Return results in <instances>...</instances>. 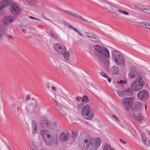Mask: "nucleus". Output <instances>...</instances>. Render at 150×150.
Here are the masks:
<instances>
[{
  "mask_svg": "<svg viewBox=\"0 0 150 150\" xmlns=\"http://www.w3.org/2000/svg\"><path fill=\"white\" fill-rule=\"evenodd\" d=\"M9 9L11 14L14 16L19 15L21 12L20 7L16 2L11 3Z\"/></svg>",
  "mask_w": 150,
  "mask_h": 150,
  "instance_id": "1a4fd4ad",
  "label": "nucleus"
},
{
  "mask_svg": "<svg viewBox=\"0 0 150 150\" xmlns=\"http://www.w3.org/2000/svg\"><path fill=\"white\" fill-rule=\"evenodd\" d=\"M130 69L131 71L129 74V75L131 79L137 78V79H138L139 78H142L139 73L134 70L135 69V67L131 66L130 67Z\"/></svg>",
  "mask_w": 150,
  "mask_h": 150,
  "instance_id": "9b49d317",
  "label": "nucleus"
},
{
  "mask_svg": "<svg viewBox=\"0 0 150 150\" xmlns=\"http://www.w3.org/2000/svg\"><path fill=\"white\" fill-rule=\"evenodd\" d=\"M103 150H115L114 149L111 148V146L109 144H105L103 147Z\"/></svg>",
  "mask_w": 150,
  "mask_h": 150,
  "instance_id": "393cba45",
  "label": "nucleus"
},
{
  "mask_svg": "<svg viewBox=\"0 0 150 150\" xmlns=\"http://www.w3.org/2000/svg\"><path fill=\"white\" fill-rule=\"evenodd\" d=\"M86 34L90 40L95 42H98L99 41L98 38L93 34L86 33Z\"/></svg>",
  "mask_w": 150,
  "mask_h": 150,
  "instance_id": "a211bd4d",
  "label": "nucleus"
},
{
  "mask_svg": "<svg viewBox=\"0 0 150 150\" xmlns=\"http://www.w3.org/2000/svg\"><path fill=\"white\" fill-rule=\"evenodd\" d=\"M123 82L124 81L122 80H120V81H118V83H123Z\"/></svg>",
  "mask_w": 150,
  "mask_h": 150,
  "instance_id": "de8ad7c7",
  "label": "nucleus"
},
{
  "mask_svg": "<svg viewBox=\"0 0 150 150\" xmlns=\"http://www.w3.org/2000/svg\"><path fill=\"white\" fill-rule=\"evenodd\" d=\"M134 100V98L131 97L122 99V102L124 107L128 112H129V111L131 109L130 114L132 116L138 120H143L144 117L142 115L141 104L140 103L138 102H136L132 108Z\"/></svg>",
  "mask_w": 150,
  "mask_h": 150,
  "instance_id": "f257e3e1",
  "label": "nucleus"
},
{
  "mask_svg": "<svg viewBox=\"0 0 150 150\" xmlns=\"http://www.w3.org/2000/svg\"><path fill=\"white\" fill-rule=\"evenodd\" d=\"M20 109L18 108H16V110H15V112L16 113V114L17 115H18V113L17 112H18V111H20Z\"/></svg>",
  "mask_w": 150,
  "mask_h": 150,
  "instance_id": "58836bf2",
  "label": "nucleus"
},
{
  "mask_svg": "<svg viewBox=\"0 0 150 150\" xmlns=\"http://www.w3.org/2000/svg\"><path fill=\"white\" fill-rule=\"evenodd\" d=\"M83 105H84V104L82 102L79 103L78 105H77V109L78 110L80 109L83 107Z\"/></svg>",
  "mask_w": 150,
  "mask_h": 150,
  "instance_id": "72a5a7b5",
  "label": "nucleus"
},
{
  "mask_svg": "<svg viewBox=\"0 0 150 150\" xmlns=\"http://www.w3.org/2000/svg\"><path fill=\"white\" fill-rule=\"evenodd\" d=\"M144 85V82L142 80V78L136 79L131 85V88L134 91H137L141 90Z\"/></svg>",
  "mask_w": 150,
  "mask_h": 150,
  "instance_id": "6e6552de",
  "label": "nucleus"
},
{
  "mask_svg": "<svg viewBox=\"0 0 150 150\" xmlns=\"http://www.w3.org/2000/svg\"><path fill=\"white\" fill-rule=\"evenodd\" d=\"M22 31L24 33H26V30L25 29H24V28H22Z\"/></svg>",
  "mask_w": 150,
  "mask_h": 150,
  "instance_id": "49530a36",
  "label": "nucleus"
},
{
  "mask_svg": "<svg viewBox=\"0 0 150 150\" xmlns=\"http://www.w3.org/2000/svg\"><path fill=\"white\" fill-rule=\"evenodd\" d=\"M144 12L150 15V8H146Z\"/></svg>",
  "mask_w": 150,
  "mask_h": 150,
  "instance_id": "473e14b6",
  "label": "nucleus"
},
{
  "mask_svg": "<svg viewBox=\"0 0 150 150\" xmlns=\"http://www.w3.org/2000/svg\"><path fill=\"white\" fill-rule=\"evenodd\" d=\"M69 132H62L60 135V139L62 141H65L69 137Z\"/></svg>",
  "mask_w": 150,
  "mask_h": 150,
  "instance_id": "6ab92c4d",
  "label": "nucleus"
},
{
  "mask_svg": "<svg viewBox=\"0 0 150 150\" xmlns=\"http://www.w3.org/2000/svg\"><path fill=\"white\" fill-rule=\"evenodd\" d=\"M49 33L50 35L53 38H54L56 39H58V37L57 35L55 34V33L53 31H50L49 32Z\"/></svg>",
  "mask_w": 150,
  "mask_h": 150,
  "instance_id": "7c9ffc66",
  "label": "nucleus"
},
{
  "mask_svg": "<svg viewBox=\"0 0 150 150\" xmlns=\"http://www.w3.org/2000/svg\"><path fill=\"white\" fill-rule=\"evenodd\" d=\"M40 125L43 128L48 129L53 128L56 125L55 123L52 122L51 121L44 118H42L40 120Z\"/></svg>",
  "mask_w": 150,
  "mask_h": 150,
  "instance_id": "9d476101",
  "label": "nucleus"
},
{
  "mask_svg": "<svg viewBox=\"0 0 150 150\" xmlns=\"http://www.w3.org/2000/svg\"><path fill=\"white\" fill-rule=\"evenodd\" d=\"M71 133V136L73 138H75L78 134V132L76 130L73 131Z\"/></svg>",
  "mask_w": 150,
  "mask_h": 150,
  "instance_id": "c85d7f7f",
  "label": "nucleus"
},
{
  "mask_svg": "<svg viewBox=\"0 0 150 150\" xmlns=\"http://www.w3.org/2000/svg\"><path fill=\"white\" fill-rule=\"evenodd\" d=\"M110 12L112 13V14H114V15H116V16H118V15L116 14L114 12H113V11H110Z\"/></svg>",
  "mask_w": 150,
  "mask_h": 150,
  "instance_id": "8fccbe9b",
  "label": "nucleus"
},
{
  "mask_svg": "<svg viewBox=\"0 0 150 150\" xmlns=\"http://www.w3.org/2000/svg\"><path fill=\"white\" fill-rule=\"evenodd\" d=\"M29 18H32V19H36V20H39V19H37V18H35L32 17V16H30L29 17Z\"/></svg>",
  "mask_w": 150,
  "mask_h": 150,
  "instance_id": "09e8293b",
  "label": "nucleus"
},
{
  "mask_svg": "<svg viewBox=\"0 0 150 150\" xmlns=\"http://www.w3.org/2000/svg\"><path fill=\"white\" fill-rule=\"evenodd\" d=\"M47 88H48V89H49L50 88V86H49V85H48L47 86Z\"/></svg>",
  "mask_w": 150,
  "mask_h": 150,
  "instance_id": "3c124183",
  "label": "nucleus"
},
{
  "mask_svg": "<svg viewBox=\"0 0 150 150\" xmlns=\"http://www.w3.org/2000/svg\"><path fill=\"white\" fill-rule=\"evenodd\" d=\"M137 8L141 10V11H143V12H144V10L146 8H144V6H142V5H138L137 6H136Z\"/></svg>",
  "mask_w": 150,
  "mask_h": 150,
  "instance_id": "2f4dec72",
  "label": "nucleus"
},
{
  "mask_svg": "<svg viewBox=\"0 0 150 150\" xmlns=\"http://www.w3.org/2000/svg\"><path fill=\"white\" fill-rule=\"evenodd\" d=\"M112 57L116 64L124 67L125 64V61L124 57L120 55V53L116 50L112 51Z\"/></svg>",
  "mask_w": 150,
  "mask_h": 150,
  "instance_id": "423d86ee",
  "label": "nucleus"
},
{
  "mask_svg": "<svg viewBox=\"0 0 150 150\" xmlns=\"http://www.w3.org/2000/svg\"><path fill=\"white\" fill-rule=\"evenodd\" d=\"M125 96H131L133 94V91L132 89L130 88H126L124 90Z\"/></svg>",
  "mask_w": 150,
  "mask_h": 150,
  "instance_id": "4be33fe9",
  "label": "nucleus"
},
{
  "mask_svg": "<svg viewBox=\"0 0 150 150\" xmlns=\"http://www.w3.org/2000/svg\"><path fill=\"white\" fill-rule=\"evenodd\" d=\"M100 138L91 139L89 138L85 139L81 146L82 149L85 150H96L99 147L101 142Z\"/></svg>",
  "mask_w": 150,
  "mask_h": 150,
  "instance_id": "7ed1b4c3",
  "label": "nucleus"
},
{
  "mask_svg": "<svg viewBox=\"0 0 150 150\" xmlns=\"http://www.w3.org/2000/svg\"><path fill=\"white\" fill-rule=\"evenodd\" d=\"M54 100L55 102L57 104V109L59 110V112L60 114L64 116H66V108L65 107L61 108V106L57 103V102L54 99Z\"/></svg>",
  "mask_w": 150,
  "mask_h": 150,
  "instance_id": "f3484780",
  "label": "nucleus"
},
{
  "mask_svg": "<svg viewBox=\"0 0 150 150\" xmlns=\"http://www.w3.org/2000/svg\"><path fill=\"white\" fill-rule=\"evenodd\" d=\"M12 2V0H2L0 2V11L6 7L10 5Z\"/></svg>",
  "mask_w": 150,
  "mask_h": 150,
  "instance_id": "4468645a",
  "label": "nucleus"
},
{
  "mask_svg": "<svg viewBox=\"0 0 150 150\" xmlns=\"http://www.w3.org/2000/svg\"><path fill=\"white\" fill-rule=\"evenodd\" d=\"M53 48L54 50L57 52L59 54L63 55L64 57L67 60H69V57L70 55L69 51L66 52V47L60 43H57L54 44Z\"/></svg>",
  "mask_w": 150,
  "mask_h": 150,
  "instance_id": "39448f33",
  "label": "nucleus"
},
{
  "mask_svg": "<svg viewBox=\"0 0 150 150\" xmlns=\"http://www.w3.org/2000/svg\"><path fill=\"white\" fill-rule=\"evenodd\" d=\"M41 150H46L44 149H42Z\"/></svg>",
  "mask_w": 150,
  "mask_h": 150,
  "instance_id": "864d4df0",
  "label": "nucleus"
},
{
  "mask_svg": "<svg viewBox=\"0 0 150 150\" xmlns=\"http://www.w3.org/2000/svg\"><path fill=\"white\" fill-rule=\"evenodd\" d=\"M32 134H35L37 130V126L35 121L33 120L32 122Z\"/></svg>",
  "mask_w": 150,
  "mask_h": 150,
  "instance_id": "412c9836",
  "label": "nucleus"
},
{
  "mask_svg": "<svg viewBox=\"0 0 150 150\" xmlns=\"http://www.w3.org/2000/svg\"><path fill=\"white\" fill-rule=\"evenodd\" d=\"M81 99H82V98L81 97L78 96V97H77V98H76V100L77 101H80L81 100Z\"/></svg>",
  "mask_w": 150,
  "mask_h": 150,
  "instance_id": "79ce46f5",
  "label": "nucleus"
},
{
  "mask_svg": "<svg viewBox=\"0 0 150 150\" xmlns=\"http://www.w3.org/2000/svg\"><path fill=\"white\" fill-rule=\"evenodd\" d=\"M100 74L102 75V76H103L104 77H107V75L105 73H104V72H101L100 73Z\"/></svg>",
  "mask_w": 150,
  "mask_h": 150,
  "instance_id": "c9c22d12",
  "label": "nucleus"
},
{
  "mask_svg": "<svg viewBox=\"0 0 150 150\" xmlns=\"http://www.w3.org/2000/svg\"><path fill=\"white\" fill-rule=\"evenodd\" d=\"M107 80H108V81L110 83L111 82V79L108 76H107V77H106Z\"/></svg>",
  "mask_w": 150,
  "mask_h": 150,
  "instance_id": "ea45409f",
  "label": "nucleus"
},
{
  "mask_svg": "<svg viewBox=\"0 0 150 150\" xmlns=\"http://www.w3.org/2000/svg\"><path fill=\"white\" fill-rule=\"evenodd\" d=\"M88 101V97L86 96H84L82 100V102L85 103H87Z\"/></svg>",
  "mask_w": 150,
  "mask_h": 150,
  "instance_id": "a878e982",
  "label": "nucleus"
},
{
  "mask_svg": "<svg viewBox=\"0 0 150 150\" xmlns=\"http://www.w3.org/2000/svg\"><path fill=\"white\" fill-rule=\"evenodd\" d=\"M61 10L64 11L65 13L70 16H74L75 17H77L84 21L90 22L88 21L87 20L83 18L81 16L79 15H78L74 13L73 12L67 10H63L62 9H61Z\"/></svg>",
  "mask_w": 150,
  "mask_h": 150,
  "instance_id": "2eb2a0df",
  "label": "nucleus"
},
{
  "mask_svg": "<svg viewBox=\"0 0 150 150\" xmlns=\"http://www.w3.org/2000/svg\"><path fill=\"white\" fill-rule=\"evenodd\" d=\"M96 51L95 54L100 60L101 63L104 64L108 65L109 64V60L105 56L110 57L108 50L105 47L100 45H96L94 46Z\"/></svg>",
  "mask_w": 150,
  "mask_h": 150,
  "instance_id": "f03ea898",
  "label": "nucleus"
},
{
  "mask_svg": "<svg viewBox=\"0 0 150 150\" xmlns=\"http://www.w3.org/2000/svg\"><path fill=\"white\" fill-rule=\"evenodd\" d=\"M30 99V97L29 96L27 95L25 97V100H29Z\"/></svg>",
  "mask_w": 150,
  "mask_h": 150,
  "instance_id": "a18cd8bd",
  "label": "nucleus"
},
{
  "mask_svg": "<svg viewBox=\"0 0 150 150\" xmlns=\"http://www.w3.org/2000/svg\"><path fill=\"white\" fill-rule=\"evenodd\" d=\"M119 72V69L116 66L112 67L110 69V72L112 75H117Z\"/></svg>",
  "mask_w": 150,
  "mask_h": 150,
  "instance_id": "aec40b11",
  "label": "nucleus"
},
{
  "mask_svg": "<svg viewBox=\"0 0 150 150\" xmlns=\"http://www.w3.org/2000/svg\"><path fill=\"white\" fill-rule=\"evenodd\" d=\"M149 134L150 135V132H149Z\"/></svg>",
  "mask_w": 150,
  "mask_h": 150,
  "instance_id": "6e6d98bb",
  "label": "nucleus"
},
{
  "mask_svg": "<svg viewBox=\"0 0 150 150\" xmlns=\"http://www.w3.org/2000/svg\"><path fill=\"white\" fill-rule=\"evenodd\" d=\"M81 114L85 119L88 120L92 119L94 115L93 109L88 104L85 105L81 111Z\"/></svg>",
  "mask_w": 150,
  "mask_h": 150,
  "instance_id": "0eeeda50",
  "label": "nucleus"
},
{
  "mask_svg": "<svg viewBox=\"0 0 150 150\" xmlns=\"http://www.w3.org/2000/svg\"><path fill=\"white\" fill-rule=\"evenodd\" d=\"M7 38L10 40H12L13 39V37L11 35L8 34L7 35Z\"/></svg>",
  "mask_w": 150,
  "mask_h": 150,
  "instance_id": "e433bc0d",
  "label": "nucleus"
},
{
  "mask_svg": "<svg viewBox=\"0 0 150 150\" xmlns=\"http://www.w3.org/2000/svg\"><path fill=\"white\" fill-rule=\"evenodd\" d=\"M117 11L120 12L121 13L123 14H125L127 15H129V13L128 12L126 11H125L121 10H118Z\"/></svg>",
  "mask_w": 150,
  "mask_h": 150,
  "instance_id": "f704fd0d",
  "label": "nucleus"
},
{
  "mask_svg": "<svg viewBox=\"0 0 150 150\" xmlns=\"http://www.w3.org/2000/svg\"><path fill=\"white\" fill-rule=\"evenodd\" d=\"M145 109H146V105H145Z\"/></svg>",
  "mask_w": 150,
  "mask_h": 150,
  "instance_id": "5fc2aeb1",
  "label": "nucleus"
},
{
  "mask_svg": "<svg viewBox=\"0 0 150 150\" xmlns=\"http://www.w3.org/2000/svg\"><path fill=\"white\" fill-rule=\"evenodd\" d=\"M110 9L112 10H114V11H116V9L115 8V7H113V6H111L110 7Z\"/></svg>",
  "mask_w": 150,
  "mask_h": 150,
  "instance_id": "37998d69",
  "label": "nucleus"
},
{
  "mask_svg": "<svg viewBox=\"0 0 150 150\" xmlns=\"http://www.w3.org/2000/svg\"><path fill=\"white\" fill-rule=\"evenodd\" d=\"M112 116L118 122H119V119L117 116L114 115H113Z\"/></svg>",
  "mask_w": 150,
  "mask_h": 150,
  "instance_id": "4c0bfd02",
  "label": "nucleus"
},
{
  "mask_svg": "<svg viewBox=\"0 0 150 150\" xmlns=\"http://www.w3.org/2000/svg\"><path fill=\"white\" fill-rule=\"evenodd\" d=\"M68 26L71 29L73 30L74 31L77 32L78 34L81 35V36H83V34H82L78 30L76 29L75 28H74L71 25H68Z\"/></svg>",
  "mask_w": 150,
  "mask_h": 150,
  "instance_id": "bb28decb",
  "label": "nucleus"
},
{
  "mask_svg": "<svg viewBox=\"0 0 150 150\" xmlns=\"http://www.w3.org/2000/svg\"><path fill=\"white\" fill-rule=\"evenodd\" d=\"M5 33L4 29L2 27L0 28V39L3 36Z\"/></svg>",
  "mask_w": 150,
  "mask_h": 150,
  "instance_id": "cd10ccee",
  "label": "nucleus"
},
{
  "mask_svg": "<svg viewBox=\"0 0 150 150\" xmlns=\"http://www.w3.org/2000/svg\"><path fill=\"white\" fill-rule=\"evenodd\" d=\"M139 25L143 28L150 29V20L147 19L144 21L140 22L138 23Z\"/></svg>",
  "mask_w": 150,
  "mask_h": 150,
  "instance_id": "dca6fc26",
  "label": "nucleus"
},
{
  "mask_svg": "<svg viewBox=\"0 0 150 150\" xmlns=\"http://www.w3.org/2000/svg\"><path fill=\"white\" fill-rule=\"evenodd\" d=\"M141 136L143 142H144L147 146L149 145V141L146 142V136L145 134L144 133H142Z\"/></svg>",
  "mask_w": 150,
  "mask_h": 150,
  "instance_id": "5701e85b",
  "label": "nucleus"
},
{
  "mask_svg": "<svg viewBox=\"0 0 150 150\" xmlns=\"http://www.w3.org/2000/svg\"><path fill=\"white\" fill-rule=\"evenodd\" d=\"M52 89L54 91H57V88L54 86H52Z\"/></svg>",
  "mask_w": 150,
  "mask_h": 150,
  "instance_id": "a19ab883",
  "label": "nucleus"
},
{
  "mask_svg": "<svg viewBox=\"0 0 150 150\" xmlns=\"http://www.w3.org/2000/svg\"><path fill=\"white\" fill-rule=\"evenodd\" d=\"M30 148L32 150H38V147L35 145V143L32 141H30L29 143Z\"/></svg>",
  "mask_w": 150,
  "mask_h": 150,
  "instance_id": "b1692460",
  "label": "nucleus"
},
{
  "mask_svg": "<svg viewBox=\"0 0 150 150\" xmlns=\"http://www.w3.org/2000/svg\"><path fill=\"white\" fill-rule=\"evenodd\" d=\"M148 94L146 90H143L139 91L137 94V96L140 100H145L148 98Z\"/></svg>",
  "mask_w": 150,
  "mask_h": 150,
  "instance_id": "f8f14e48",
  "label": "nucleus"
},
{
  "mask_svg": "<svg viewBox=\"0 0 150 150\" xmlns=\"http://www.w3.org/2000/svg\"><path fill=\"white\" fill-rule=\"evenodd\" d=\"M13 21V16H5L3 20V22L7 26H9L12 23Z\"/></svg>",
  "mask_w": 150,
  "mask_h": 150,
  "instance_id": "ddd939ff",
  "label": "nucleus"
},
{
  "mask_svg": "<svg viewBox=\"0 0 150 150\" xmlns=\"http://www.w3.org/2000/svg\"><path fill=\"white\" fill-rule=\"evenodd\" d=\"M117 92L118 94V95L120 97H122L123 96H125V93L124 92V90L122 91L118 90L117 91Z\"/></svg>",
  "mask_w": 150,
  "mask_h": 150,
  "instance_id": "c756f323",
  "label": "nucleus"
},
{
  "mask_svg": "<svg viewBox=\"0 0 150 150\" xmlns=\"http://www.w3.org/2000/svg\"><path fill=\"white\" fill-rule=\"evenodd\" d=\"M120 142H121L122 143H123V144H126V142H125V141H123L122 139H120Z\"/></svg>",
  "mask_w": 150,
  "mask_h": 150,
  "instance_id": "c03bdc74",
  "label": "nucleus"
},
{
  "mask_svg": "<svg viewBox=\"0 0 150 150\" xmlns=\"http://www.w3.org/2000/svg\"><path fill=\"white\" fill-rule=\"evenodd\" d=\"M59 69H60L61 70H62V68H59Z\"/></svg>",
  "mask_w": 150,
  "mask_h": 150,
  "instance_id": "603ef678",
  "label": "nucleus"
},
{
  "mask_svg": "<svg viewBox=\"0 0 150 150\" xmlns=\"http://www.w3.org/2000/svg\"><path fill=\"white\" fill-rule=\"evenodd\" d=\"M42 138L44 140L47 145H52L54 142V137L52 135V133L47 130L42 129L40 131Z\"/></svg>",
  "mask_w": 150,
  "mask_h": 150,
  "instance_id": "20e7f679",
  "label": "nucleus"
}]
</instances>
